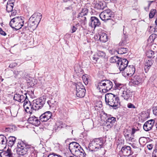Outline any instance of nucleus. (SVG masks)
Wrapping results in <instances>:
<instances>
[{"instance_id":"1","label":"nucleus","mask_w":157,"mask_h":157,"mask_svg":"<svg viewBox=\"0 0 157 157\" xmlns=\"http://www.w3.org/2000/svg\"><path fill=\"white\" fill-rule=\"evenodd\" d=\"M34 147L28 145L25 141L20 140L18 142L16 151L18 155L23 156L27 154L29 151L30 153L34 151Z\"/></svg>"},{"instance_id":"2","label":"nucleus","mask_w":157,"mask_h":157,"mask_svg":"<svg viewBox=\"0 0 157 157\" xmlns=\"http://www.w3.org/2000/svg\"><path fill=\"white\" fill-rule=\"evenodd\" d=\"M105 99L106 104L112 107L113 109H116L120 106L119 99L117 95L109 93L105 94Z\"/></svg>"},{"instance_id":"3","label":"nucleus","mask_w":157,"mask_h":157,"mask_svg":"<svg viewBox=\"0 0 157 157\" xmlns=\"http://www.w3.org/2000/svg\"><path fill=\"white\" fill-rule=\"evenodd\" d=\"M24 20L25 18L22 17H16L11 20L9 25L12 28L17 30L21 29L23 25Z\"/></svg>"},{"instance_id":"4","label":"nucleus","mask_w":157,"mask_h":157,"mask_svg":"<svg viewBox=\"0 0 157 157\" xmlns=\"http://www.w3.org/2000/svg\"><path fill=\"white\" fill-rule=\"evenodd\" d=\"M46 99V97L43 96L40 98L33 100L31 108L34 111L41 109L45 104Z\"/></svg>"},{"instance_id":"5","label":"nucleus","mask_w":157,"mask_h":157,"mask_svg":"<svg viewBox=\"0 0 157 157\" xmlns=\"http://www.w3.org/2000/svg\"><path fill=\"white\" fill-rule=\"evenodd\" d=\"M76 94L77 97L82 98L85 96L86 89L85 87L81 82L76 84Z\"/></svg>"},{"instance_id":"6","label":"nucleus","mask_w":157,"mask_h":157,"mask_svg":"<svg viewBox=\"0 0 157 157\" xmlns=\"http://www.w3.org/2000/svg\"><path fill=\"white\" fill-rule=\"evenodd\" d=\"M113 13L110 9L105 10L102 12L99 15L101 19L105 22L111 20L113 18Z\"/></svg>"},{"instance_id":"7","label":"nucleus","mask_w":157,"mask_h":157,"mask_svg":"<svg viewBox=\"0 0 157 157\" xmlns=\"http://www.w3.org/2000/svg\"><path fill=\"white\" fill-rule=\"evenodd\" d=\"M105 117L106 119L105 125L108 128H111L113 125L116 121V118L112 117L111 115H108L104 113L101 117Z\"/></svg>"},{"instance_id":"8","label":"nucleus","mask_w":157,"mask_h":157,"mask_svg":"<svg viewBox=\"0 0 157 157\" xmlns=\"http://www.w3.org/2000/svg\"><path fill=\"white\" fill-rule=\"evenodd\" d=\"M133 152L130 147L124 145L119 151L118 155L121 157H128L131 155Z\"/></svg>"},{"instance_id":"9","label":"nucleus","mask_w":157,"mask_h":157,"mask_svg":"<svg viewBox=\"0 0 157 157\" xmlns=\"http://www.w3.org/2000/svg\"><path fill=\"white\" fill-rule=\"evenodd\" d=\"M69 149L71 153L75 155L78 154V151L81 147L78 143L76 142H72L69 144Z\"/></svg>"},{"instance_id":"10","label":"nucleus","mask_w":157,"mask_h":157,"mask_svg":"<svg viewBox=\"0 0 157 157\" xmlns=\"http://www.w3.org/2000/svg\"><path fill=\"white\" fill-rule=\"evenodd\" d=\"M135 66L129 65L126 67L122 72V75L124 77H131L134 73L135 71Z\"/></svg>"},{"instance_id":"11","label":"nucleus","mask_w":157,"mask_h":157,"mask_svg":"<svg viewBox=\"0 0 157 157\" xmlns=\"http://www.w3.org/2000/svg\"><path fill=\"white\" fill-rule=\"evenodd\" d=\"M89 25L90 26L95 29L96 27L100 26L101 23L98 18L93 16L90 17Z\"/></svg>"},{"instance_id":"12","label":"nucleus","mask_w":157,"mask_h":157,"mask_svg":"<svg viewBox=\"0 0 157 157\" xmlns=\"http://www.w3.org/2000/svg\"><path fill=\"white\" fill-rule=\"evenodd\" d=\"M118 62L117 66L120 72H122L128 66V62L126 59L120 58Z\"/></svg>"},{"instance_id":"13","label":"nucleus","mask_w":157,"mask_h":157,"mask_svg":"<svg viewBox=\"0 0 157 157\" xmlns=\"http://www.w3.org/2000/svg\"><path fill=\"white\" fill-rule=\"evenodd\" d=\"M121 97L123 98L126 101H128L129 99H131L132 95V92L127 89L122 90V91L121 92Z\"/></svg>"},{"instance_id":"14","label":"nucleus","mask_w":157,"mask_h":157,"mask_svg":"<svg viewBox=\"0 0 157 157\" xmlns=\"http://www.w3.org/2000/svg\"><path fill=\"white\" fill-rule=\"evenodd\" d=\"M27 93L24 94L25 96L23 95H20L19 94H16L14 95L13 99L20 102H25L26 99L28 98V97L26 95Z\"/></svg>"},{"instance_id":"15","label":"nucleus","mask_w":157,"mask_h":157,"mask_svg":"<svg viewBox=\"0 0 157 157\" xmlns=\"http://www.w3.org/2000/svg\"><path fill=\"white\" fill-rule=\"evenodd\" d=\"M32 105L29 100L28 98L27 99H26L24 103L23 106L26 112L29 113H32L33 111V109L31 108Z\"/></svg>"},{"instance_id":"16","label":"nucleus","mask_w":157,"mask_h":157,"mask_svg":"<svg viewBox=\"0 0 157 157\" xmlns=\"http://www.w3.org/2000/svg\"><path fill=\"white\" fill-rule=\"evenodd\" d=\"M153 119H151L147 121L143 125V128L146 131H148L152 129L154 125V122Z\"/></svg>"},{"instance_id":"17","label":"nucleus","mask_w":157,"mask_h":157,"mask_svg":"<svg viewBox=\"0 0 157 157\" xmlns=\"http://www.w3.org/2000/svg\"><path fill=\"white\" fill-rule=\"evenodd\" d=\"M95 142L94 139L90 143L88 146L89 151H95L100 150L98 146V145L97 143Z\"/></svg>"},{"instance_id":"18","label":"nucleus","mask_w":157,"mask_h":157,"mask_svg":"<svg viewBox=\"0 0 157 157\" xmlns=\"http://www.w3.org/2000/svg\"><path fill=\"white\" fill-rule=\"evenodd\" d=\"M28 121L29 123L35 126L38 125L40 123L39 119L37 117H36L34 116H30L28 119Z\"/></svg>"},{"instance_id":"19","label":"nucleus","mask_w":157,"mask_h":157,"mask_svg":"<svg viewBox=\"0 0 157 157\" xmlns=\"http://www.w3.org/2000/svg\"><path fill=\"white\" fill-rule=\"evenodd\" d=\"M105 79L99 81L97 86V88L100 92L105 93Z\"/></svg>"},{"instance_id":"20","label":"nucleus","mask_w":157,"mask_h":157,"mask_svg":"<svg viewBox=\"0 0 157 157\" xmlns=\"http://www.w3.org/2000/svg\"><path fill=\"white\" fill-rule=\"evenodd\" d=\"M0 156L1 157H14V154L12 152L11 150L9 148L6 151L1 152Z\"/></svg>"},{"instance_id":"21","label":"nucleus","mask_w":157,"mask_h":157,"mask_svg":"<svg viewBox=\"0 0 157 157\" xmlns=\"http://www.w3.org/2000/svg\"><path fill=\"white\" fill-rule=\"evenodd\" d=\"M95 142H97L100 150L102 148L104 147V144L105 142V140L103 138H95L94 139Z\"/></svg>"},{"instance_id":"22","label":"nucleus","mask_w":157,"mask_h":157,"mask_svg":"<svg viewBox=\"0 0 157 157\" xmlns=\"http://www.w3.org/2000/svg\"><path fill=\"white\" fill-rule=\"evenodd\" d=\"M105 93L110 90L113 88V83L110 80L105 79Z\"/></svg>"},{"instance_id":"23","label":"nucleus","mask_w":157,"mask_h":157,"mask_svg":"<svg viewBox=\"0 0 157 157\" xmlns=\"http://www.w3.org/2000/svg\"><path fill=\"white\" fill-rule=\"evenodd\" d=\"M142 80L140 77L139 75L134 76L131 79V82L134 85H139L141 82Z\"/></svg>"},{"instance_id":"24","label":"nucleus","mask_w":157,"mask_h":157,"mask_svg":"<svg viewBox=\"0 0 157 157\" xmlns=\"http://www.w3.org/2000/svg\"><path fill=\"white\" fill-rule=\"evenodd\" d=\"M42 17V14L38 12H35L30 17V19L33 18L35 21L39 23Z\"/></svg>"},{"instance_id":"25","label":"nucleus","mask_w":157,"mask_h":157,"mask_svg":"<svg viewBox=\"0 0 157 157\" xmlns=\"http://www.w3.org/2000/svg\"><path fill=\"white\" fill-rule=\"evenodd\" d=\"M153 63V61L150 58L146 60L144 66V70L145 72L147 73L148 71V70L152 65Z\"/></svg>"},{"instance_id":"26","label":"nucleus","mask_w":157,"mask_h":157,"mask_svg":"<svg viewBox=\"0 0 157 157\" xmlns=\"http://www.w3.org/2000/svg\"><path fill=\"white\" fill-rule=\"evenodd\" d=\"M115 85L113 87V89L118 90L121 92L124 89V86L123 84L117 82L116 81L114 82Z\"/></svg>"},{"instance_id":"27","label":"nucleus","mask_w":157,"mask_h":157,"mask_svg":"<svg viewBox=\"0 0 157 157\" xmlns=\"http://www.w3.org/2000/svg\"><path fill=\"white\" fill-rule=\"evenodd\" d=\"M96 54L97 56L99 58L102 59L104 61L107 58L106 53L104 51L98 50Z\"/></svg>"},{"instance_id":"28","label":"nucleus","mask_w":157,"mask_h":157,"mask_svg":"<svg viewBox=\"0 0 157 157\" xmlns=\"http://www.w3.org/2000/svg\"><path fill=\"white\" fill-rule=\"evenodd\" d=\"M16 138L14 136H9L7 139V144L9 147H11L16 142Z\"/></svg>"},{"instance_id":"29","label":"nucleus","mask_w":157,"mask_h":157,"mask_svg":"<svg viewBox=\"0 0 157 157\" xmlns=\"http://www.w3.org/2000/svg\"><path fill=\"white\" fill-rule=\"evenodd\" d=\"M117 50H116V52L119 54H123L127 52L128 51V49L127 48L123 47L121 46L120 45Z\"/></svg>"},{"instance_id":"30","label":"nucleus","mask_w":157,"mask_h":157,"mask_svg":"<svg viewBox=\"0 0 157 157\" xmlns=\"http://www.w3.org/2000/svg\"><path fill=\"white\" fill-rule=\"evenodd\" d=\"M128 132H130L129 130H127L126 132L124 134V136L127 141L132 142L134 139L133 136L131 134L129 133Z\"/></svg>"},{"instance_id":"31","label":"nucleus","mask_w":157,"mask_h":157,"mask_svg":"<svg viewBox=\"0 0 157 157\" xmlns=\"http://www.w3.org/2000/svg\"><path fill=\"white\" fill-rule=\"evenodd\" d=\"M88 13V10L86 8H84L82 10V11L78 14L77 18H80L82 17L87 15Z\"/></svg>"},{"instance_id":"32","label":"nucleus","mask_w":157,"mask_h":157,"mask_svg":"<svg viewBox=\"0 0 157 157\" xmlns=\"http://www.w3.org/2000/svg\"><path fill=\"white\" fill-rule=\"evenodd\" d=\"M99 40L100 41L103 42H105L108 40V36L105 33H101L99 34Z\"/></svg>"},{"instance_id":"33","label":"nucleus","mask_w":157,"mask_h":157,"mask_svg":"<svg viewBox=\"0 0 157 157\" xmlns=\"http://www.w3.org/2000/svg\"><path fill=\"white\" fill-rule=\"evenodd\" d=\"M128 36L124 33V32H123V35H122V38L121 41L119 44L120 45L122 46L126 44L128 40Z\"/></svg>"},{"instance_id":"34","label":"nucleus","mask_w":157,"mask_h":157,"mask_svg":"<svg viewBox=\"0 0 157 157\" xmlns=\"http://www.w3.org/2000/svg\"><path fill=\"white\" fill-rule=\"evenodd\" d=\"M78 154H76L75 156L78 157H86V154L84 150L82 147L80 148L78 151Z\"/></svg>"},{"instance_id":"35","label":"nucleus","mask_w":157,"mask_h":157,"mask_svg":"<svg viewBox=\"0 0 157 157\" xmlns=\"http://www.w3.org/2000/svg\"><path fill=\"white\" fill-rule=\"evenodd\" d=\"M13 73L14 75V77L15 78H20L21 77H23V72L22 71H18L14 70L13 71Z\"/></svg>"},{"instance_id":"36","label":"nucleus","mask_w":157,"mask_h":157,"mask_svg":"<svg viewBox=\"0 0 157 157\" xmlns=\"http://www.w3.org/2000/svg\"><path fill=\"white\" fill-rule=\"evenodd\" d=\"M95 9L97 10H101L104 9L105 6L103 3L101 2H100L98 3H97L94 6Z\"/></svg>"},{"instance_id":"37","label":"nucleus","mask_w":157,"mask_h":157,"mask_svg":"<svg viewBox=\"0 0 157 157\" xmlns=\"http://www.w3.org/2000/svg\"><path fill=\"white\" fill-rule=\"evenodd\" d=\"M16 129V127L14 125L10 126L6 128L5 131L6 132H12Z\"/></svg>"},{"instance_id":"38","label":"nucleus","mask_w":157,"mask_h":157,"mask_svg":"<svg viewBox=\"0 0 157 157\" xmlns=\"http://www.w3.org/2000/svg\"><path fill=\"white\" fill-rule=\"evenodd\" d=\"M82 78L84 84L86 85L88 84L90 80L89 76L87 74H85L82 75Z\"/></svg>"},{"instance_id":"39","label":"nucleus","mask_w":157,"mask_h":157,"mask_svg":"<svg viewBox=\"0 0 157 157\" xmlns=\"http://www.w3.org/2000/svg\"><path fill=\"white\" fill-rule=\"evenodd\" d=\"M120 58L117 56H115L110 58V61L111 63L117 62V63H118V61L120 60Z\"/></svg>"},{"instance_id":"40","label":"nucleus","mask_w":157,"mask_h":157,"mask_svg":"<svg viewBox=\"0 0 157 157\" xmlns=\"http://www.w3.org/2000/svg\"><path fill=\"white\" fill-rule=\"evenodd\" d=\"M154 54V52L151 50H149L146 52V56L147 57L151 59V58L153 57V56ZM154 56L153 57V58Z\"/></svg>"},{"instance_id":"41","label":"nucleus","mask_w":157,"mask_h":157,"mask_svg":"<svg viewBox=\"0 0 157 157\" xmlns=\"http://www.w3.org/2000/svg\"><path fill=\"white\" fill-rule=\"evenodd\" d=\"M43 113L46 119H47V121L51 118L52 114V113L50 111H48Z\"/></svg>"},{"instance_id":"42","label":"nucleus","mask_w":157,"mask_h":157,"mask_svg":"<svg viewBox=\"0 0 157 157\" xmlns=\"http://www.w3.org/2000/svg\"><path fill=\"white\" fill-rule=\"evenodd\" d=\"M13 5L9 4L8 3L7 4L6 10L9 13L12 11L13 8Z\"/></svg>"},{"instance_id":"43","label":"nucleus","mask_w":157,"mask_h":157,"mask_svg":"<svg viewBox=\"0 0 157 157\" xmlns=\"http://www.w3.org/2000/svg\"><path fill=\"white\" fill-rule=\"evenodd\" d=\"M156 13V10L152 9L151 10L149 14V17L150 18H152L153 17Z\"/></svg>"},{"instance_id":"44","label":"nucleus","mask_w":157,"mask_h":157,"mask_svg":"<svg viewBox=\"0 0 157 157\" xmlns=\"http://www.w3.org/2000/svg\"><path fill=\"white\" fill-rule=\"evenodd\" d=\"M156 38V35L155 34H152L149 37L148 39V41L152 43L154 42V40Z\"/></svg>"},{"instance_id":"45","label":"nucleus","mask_w":157,"mask_h":157,"mask_svg":"<svg viewBox=\"0 0 157 157\" xmlns=\"http://www.w3.org/2000/svg\"><path fill=\"white\" fill-rule=\"evenodd\" d=\"M97 56V55H94L91 58V60L95 63H97L98 60L99 59V58Z\"/></svg>"},{"instance_id":"46","label":"nucleus","mask_w":157,"mask_h":157,"mask_svg":"<svg viewBox=\"0 0 157 157\" xmlns=\"http://www.w3.org/2000/svg\"><path fill=\"white\" fill-rule=\"evenodd\" d=\"M79 20V21H82V23H83L84 25H85L86 23L87 20H86V16H84V17H80V18H78Z\"/></svg>"},{"instance_id":"47","label":"nucleus","mask_w":157,"mask_h":157,"mask_svg":"<svg viewBox=\"0 0 157 157\" xmlns=\"http://www.w3.org/2000/svg\"><path fill=\"white\" fill-rule=\"evenodd\" d=\"M35 21H36L33 19V18H32L31 20L30 17L29 19L28 22L29 23H31V25H33L35 26L36 25H38L39 24L38 22H36Z\"/></svg>"},{"instance_id":"48","label":"nucleus","mask_w":157,"mask_h":157,"mask_svg":"<svg viewBox=\"0 0 157 157\" xmlns=\"http://www.w3.org/2000/svg\"><path fill=\"white\" fill-rule=\"evenodd\" d=\"M39 120L40 122H45L47 121V119H46L44 113L41 115L39 117Z\"/></svg>"},{"instance_id":"49","label":"nucleus","mask_w":157,"mask_h":157,"mask_svg":"<svg viewBox=\"0 0 157 157\" xmlns=\"http://www.w3.org/2000/svg\"><path fill=\"white\" fill-rule=\"evenodd\" d=\"M146 138L144 137H140L139 139V143L141 144H145L146 143Z\"/></svg>"},{"instance_id":"50","label":"nucleus","mask_w":157,"mask_h":157,"mask_svg":"<svg viewBox=\"0 0 157 157\" xmlns=\"http://www.w3.org/2000/svg\"><path fill=\"white\" fill-rule=\"evenodd\" d=\"M23 26L24 27L23 28V30L24 31H25L28 30H30L29 27V24L27 23H24Z\"/></svg>"},{"instance_id":"51","label":"nucleus","mask_w":157,"mask_h":157,"mask_svg":"<svg viewBox=\"0 0 157 157\" xmlns=\"http://www.w3.org/2000/svg\"><path fill=\"white\" fill-rule=\"evenodd\" d=\"M1 143L3 144H7V139L5 136H3L2 141H1Z\"/></svg>"},{"instance_id":"52","label":"nucleus","mask_w":157,"mask_h":157,"mask_svg":"<svg viewBox=\"0 0 157 157\" xmlns=\"http://www.w3.org/2000/svg\"><path fill=\"white\" fill-rule=\"evenodd\" d=\"M30 153L28 157H37V154L35 150L34 151H32Z\"/></svg>"},{"instance_id":"53","label":"nucleus","mask_w":157,"mask_h":157,"mask_svg":"<svg viewBox=\"0 0 157 157\" xmlns=\"http://www.w3.org/2000/svg\"><path fill=\"white\" fill-rule=\"evenodd\" d=\"M73 4H71L68 5V6L65 7L63 9V11H64L66 10H71L73 8Z\"/></svg>"},{"instance_id":"54","label":"nucleus","mask_w":157,"mask_h":157,"mask_svg":"<svg viewBox=\"0 0 157 157\" xmlns=\"http://www.w3.org/2000/svg\"><path fill=\"white\" fill-rule=\"evenodd\" d=\"M128 108L129 109H135L136 108V106L132 104L129 103L127 105Z\"/></svg>"},{"instance_id":"55","label":"nucleus","mask_w":157,"mask_h":157,"mask_svg":"<svg viewBox=\"0 0 157 157\" xmlns=\"http://www.w3.org/2000/svg\"><path fill=\"white\" fill-rule=\"evenodd\" d=\"M55 101H53L52 100V99L50 100H48L47 101V103L49 105L50 107H51L54 104L53 102Z\"/></svg>"},{"instance_id":"56","label":"nucleus","mask_w":157,"mask_h":157,"mask_svg":"<svg viewBox=\"0 0 157 157\" xmlns=\"http://www.w3.org/2000/svg\"><path fill=\"white\" fill-rule=\"evenodd\" d=\"M153 114L156 116L157 115V107L154 106L153 108Z\"/></svg>"},{"instance_id":"57","label":"nucleus","mask_w":157,"mask_h":157,"mask_svg":"<svg viewBox=\"0 0 157 157\" xmlns=\"http://www.w3.org/2000/svg\"><path fill=\"white\" fill-rule=\"evenodd\" d=\"M51 157H62L59 155H57L55 153H52L51 154H49Z\"/></svg>"},{"instance_id":"58","label":"nucleus","mask_w":157,"mask_h":157,"mask_svg":"<svg viewBox=\"0 0 157 157\" xmlns=\"http://www.w3.org/2000/svg\"><path fill=\"white\" fill-rule=\"evenodd\" d=\"M17 63H12L10 64L9 67H10V68H12L17 66Z\"/></svg>"},{"instance_id":"59","label":"nucleus","mask_w":157,"mask_h":157,"mask_svg":"<svg viewBox=\"0 0 157 157\" xmlns=\"http://www.w3.org/2000/svg\"><path fill=\"white\" fill-rule=\"evenodd\" d=\"M153 157H157V149L154 150L152 154Z\"/></svg>"},{"instance_id":"60","label":"nucleus","mask_w":157,"mask_h":157,"mask_svg":"<svg viewBox=\"0 0 157 157\" xmlns=\"http://www.w3.org/2000/svg\"><path fill=\"white\" fill-rule=\"evenodd\" d=\"M77 28L75 25H73L72 27H71V33H74L77 30Z\"/></svg>"},{"instance_id":"61","label":"nucleus","mask_w":157,"mask_h":157,"mask_svg":"<svg viewBox=\"0 0 157 157\" xmlns=\"http://www.w3.org/2000/svg\"><path fill=\"white\" fill-rule=\"evenodd\" d=\"M138 129H137L135 128H132V129L131 133L132 135L133 136H134V134L136 132L138 131Z\"/></svg>"},{"instance_id":"62","label":"nucleus","mask_w":157,"mask_h":157,"mask_svg":"<svg viewBox=\"0 0 157 157\" xmlns=\"http://www.w3.org/2000/svg\"><path fill=\"white\" fill-rule=\"evenodd\" d=\"M0 34L4 36L6 35V33L1 28H0Z\"/></svg>"},{"instance_id":"63","label":"nucleus","mask_w":157,"mask_h":157,"mask_svg":"<svg viewBox=\"0 0 157 157\" xmlns=\"http://www.w3.org/2000/svg\"><path fill=\"white\" fill-rule=\"evenodd\" d=\"M28 24H29V27L30 30H34L35 29V26L33 25H31V23H29Z\"/></svg>"},{"instance_id":"64","label":"nucleus","mask_w":157,"mask_h":157,"mask_svg":"<svg viewBox=\"0 0 157 157\" xmlns=\"http://www.w3.org/2000/svg\"><path fill=\"white\" fill-rule=\"evenodd\" d=\"M153 120L154 121H153L154 122V124H155L156 128H157V118Z\"/></svg>"}]
</instances>
